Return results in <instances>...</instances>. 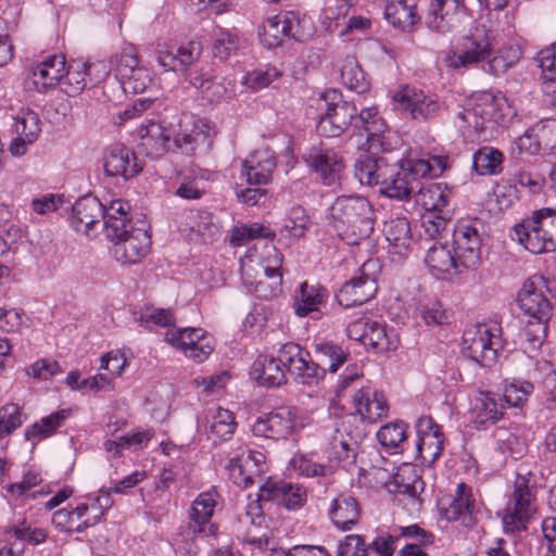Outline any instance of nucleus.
<instances>
[{"mask_svg":"<svg viewBox=\"0 0 556 556\" xmlns=\"http://www.w3.org/2000/svg\"><path fill=\"white\" fill-rule=\"evenodd\" d=\"M328 220L346 244L356 245L374 230V208L361 195L338 197L329 207Z\"/></svg>","mask_w":556,"mask_h":556,"instance_id":"obj_1","label":"nucleus"},{"mask_svg":"<svg viewBox=\"0 0 556 556\" xmlns=\"http://www.w3.org/2000/svg\"><path fill=\"white\" fill-rule=\"evenodd\" d=\"M350 126L366 132L370 148L387 128L384 121L378 116L377 106H366L359 112L357 106H328L319 121L318 130L329 137H338Z\"/></svg>","mask_w":556,"mask_h":556,"instance_id":"obj_2","label":"nucleus"},{"mask_svg":"<svg viewBox=\"0 0 556 556\" xmlns=\"http://www.w3.org/2000/svg\"><path fill=\"white\" fill-rule=\"evenodd\" d=\"M536 481L530 472L518 471L501 519L506 534L527 531L536 513Z\"/></svg>","mask_w":556,"mask_h":556,"instance_id":"obj_3","label":"nucleus"},{"mask_svg":"<svg viewBox=\"0 0 556 556\" xmlns=\"http://www.w3.org/2000/svg\"><path fill=\"white\" fill-rule=\"evenodd\" d=\"M527 251L533 254L556 250V211L541 208L516 224L510 233Z\"/></svg>","mask_w":556,"mask_h":556,"instance_id":"obj_4","label":"nucleus"},{"mask_svg":"<svg viewBox=\"0 0 556 556\" xmlns=\"http://www.w3.org/2000/svg\"><path fill=\"white\" fill-rule=\"evenodd\" d=\"M432 172L431 161L425 159H407L401 166L390 164L382 172L379 191L390 199L408 200L419 187V179L431 176Z\"/></svg>","mask_w":556,"mask_h":556,"instance_id":"obj_5","label":"nucleus"},{"mask_svg":"<svg viewBox=\"0 0 556 556\" xmlns=\"http://www.w3.org/2000/svg\"><path fill=\"white\" fill-rule=\"evenodd\" d=\"M495 48V33L484 25H476L463 36L455 51L446 56V63L453 68L470 67L492 55Z\"/></svg>","mask_w":556,"mask_h":556,"instance_id":"obj_6","label":"nucleus"},{"mask_svg":"<svg viewBox=\"0 0 556 556\" xmlns=\"http://www.w3.org/2000/svg\"><path fill=\"white\" fill-rule=\"evenodd\" d=\"M500 332L495 324H477L467 328L463 334L464 353L483 367L494 365L502 346Z\"/></svg>","mask_w":556,"mask_h":556,"instance_id":"obj_7","label":"nucleus"},{"mask_svg":"<svg viewBox=\"0 0 556 556\" xmlns=\"http://www.w3.org/2000/svg\"><path fill=\"white\" fill-rule=\"evenodd\" d=\"M281 264L282 256L275 247H269L267 249V256L256 264L263 270V275L258 279H252L249 275V270H254V266L252 264H243L242 281L247 290L264 300L278 296L282 290Z\"/></svg>","mask_w":556,"mask_h":556,"instance_id":"obj_8","label":"nucleus"},{"mask_svg":"<svg viewBox=\"0 0 556 556\" xmlns=\"http://www.w3.org/2000/svg\"><path fill=\"white\" fill-rule=\"evenodd\" d=\"M216 134V127L211 121L184 115L179 122V131L174 137V143L186 155L206 153Z\"/></svg>","mask_w":556,"mask_h":556,"instance_id":"obj_9","label":"nucleus"},{"mask_svg":"<svg viewBox=\"0 0 556 556\" xmlns=\"http://www.w3.org/2000/svg\"><path fill=\"white\" fill-rule=\"evenodd\" d=\"M481 228L478 219H462L455 225L452 249L458 266L465 269H475L481 263Z\"/></svg>","mask_w":556,"mask_h":556,"instance_id":"obj_10","label":"nucleus"},{"mask_svg":"<svg viewBox=\"0 0 556 556\" xmlns=\"http://www.w3.org/2000/svg\"><path fill=\"white\" fill-rule=\"evenodd\" d=\"M111 64L125 93L137 94L146 90L150 83V73L139 64L135 47L124 48L111 60Z\"/></svg>","mask_w":556,"mask_h":556,"instance_id":"obj_11","label":"nucleus"},{"mask_svg":"<svg viewBox=\"0 0 556 556\" xmlns=\"http://www.w3.org/2000/svg\"><path fill=\"white\" fill-rule=\"evenodd\" d=\"M285 371L302 384H316L325 375V369L311 361L309 353L293 342L285 343L278 351V358Z\"/></svg>","mask_w":556,"mask_h":556,"instance_id":"obj_12","label":"nucleus"},{"mask_svg":"<svg viewBox=\"0 0 556 556\" xmlns=\"http://www.w3.org/2000/svg\"><path fill=\"white\" fill-rule=\"evenodd\" d=\"M304 427L301 418L291 407H279L268 414L258 416L251 431L254 435L267 439H286Z\"/></svg>","mask_w":556,"mask_h":556,"instance_id":"obj_13","label":"nucleus"},{"mask_svg":"<svg viewBox=\"0 0 556 556\" xmlns=\"http://www.w3.org/2000/svg\"><path fill=\"white\" fill-rule=\"evenodd\" d=\"M165 341L195 363L205 362L214 350V339L202 328L187 327L169 330Z\"/></svg>","mask_w":556,"mask_h":556,"instance_id":"obj_14","label":"nucleus"},{"mask_svg":"<svg viewBox=\"0 0 556 556\" xmlns=\"http://www.w3.org/2000/svg\"><path fill=\"white\" fill-rule=\"evenodd\" d=\"M377 263L367 261L359 269V274L348 281L337 294L338 303L344 307L362 305L368 302L377 293V280L375 270Z\"/></svg>","mask_w":556,"mask_h":556,"instance_id":"obj_15","label":"nucleus"},{"mask_svg":"<svg viewBox=\"0 0 556 556\" xmlns=\"http://www.w3.org/2000/svg\"><path fill=\"white\" fill-rule=\"evenodd\" d=\"M226 468L236 484L247 488L262 480L267 465L262 452L240 447V453L230 456Z\"/></svg>","mask_w":556,"mask_h":556,"instance_id":"obj_16","label":"nucleus"},{"mask_svg":"<svg viewBox=\"0 0 556 556\" xmlns=\"http://www.w3.org/2000/svg\"><path fill=\"white\" fill-rule=\"evenodd\" d=\"M47 538L48 531L46 529L33 527L26 519H23L4 528L0 556H24L27 551L26 543L39 545Z\"/></svg>","mask_w":556,"mask_h":556,"instance_id":"obj_17","label":"nucleus"},{"mask_svg":"<svg viewBox=\"0 0 556 556\" xmlns=\"http://www.w3.org/2000/svg\"><path fill=\"white\" fill-rule=\"evenodd\" d=\"M543 278L533 276L525 281L518 292L517 303L525 315L536 320L542 330H545V323L551 317L552 306L543 293Z\"/></svg>","mask_w":556,"mask_h":556,"instance_id":"obj_18","label":"nucleus"},{"mask_svg":"<svg viewBox=\"0 0 556 556\" xmlns=\"http://www.w3.org/2000/svg\"><path fill=\"white\" fill-rule=\"evenodd\" d=\"M303 160L309 170L319 176L324 185L331 186L340 179L343 169L342 159L333 149L323 142L312 146L303 154Z\"/></svg>","mask_w":556,"mask_h":556,"instance_id":"obj_19","label":"nucleus"},{"mask_svg":"<svg viewBox=\"0 0 556 556\" xmlns=\"http://www.w3.org/2000/svg\"><path fill=\"white\" fill-rule=\"evenodd\" d=\"M66 62L62 54H53L29 68L25 79L27 90L47 92L59 86L65 76Z\"/></svg>","mask_w":556,"mask_h":556,"instance_id":"obj_20","label":"nucleus"},{"mask_svg":"<svg viewBox=\"0 0 556 556\" xmlns=\"http://www.w3.org/2000/svg\"><path fill=\"white\" fill-rule=\"evenodd\" d=\"M260 498L276 503L288 510H298L307 502V491L299 483L268 478L260 485Z\"/></svg>","mask_w":556,"mask_h":556,"instance_id":"obj_21","label":"nucleus"},{"mask_svg":"<svg viewBox=\"0 0 556 556\" xmlns=\"http://www.w3.org/2000/svg\"><path fill=\"white\" fill-rule=\"evenodd\" d=\"M201 53V42L191 40L179 47L159 46L155 51V59L157 64L165 71L186 72L195 64Z\"/></svg>","mask_w":556,"mask_h":556,"instance_id":"obj_22","label":"nucleus"},{"mask_svg":"<svg viewBox=\"0 0 556 556\" xmlns=\"http://www.w3.org/2000/svg\"><path fill=\"white\" fill-rule=\"evenodd\" d=\"M103 168L108 176L128 180L142 170V165L130 149L122 143H114L104 152Z\"/></svg>","mask_w":556,"mask_h":556,"instance_id":"obj_23","label":"nucleus"},{"mask_svg":"<svg viewBox=\"0 0 556 556\" xmlns=\"http://www.w3.org/2000/svg\"><path fill=\"white\" fill-rule=\"evenodd\" d=\"M418 440L416 452L422 462L434 463L443 451L444 435L430 416H421L416 422Z\"/></svg>","mask_w":556,"mask_h":556,"instance_id":"obj_24","label":"nucleus"},{"mask_svg":"<svg viewBox=\"0 0 556 556\" xmlns=\"http://www.w3.org/2000/svg\"><path fill=\"white\" fill-rule=\"evenodd\" d=\"M300 20L291 11L269 16L262 25L260 31L261 41L267 48H275L281 45L285 37L299 38Z\"/></svg>","mask_w":556,"mask_h":556,"instance_id":"obj_25","label":"nucleus"},{"mask_svg":"<svg viewBox=\"0 0 556 556\" xmlns=\"http://www.w3.org/2000/svg\"><path fill=\"white\" fill-rule=\"evenodd\" d=\"M219 495L215 489L200 493L191 503L188 510L189 522L192 523L205 538H215L218 527L212 522Z\"/></svg>","mask_w":556,"mask_h":556,"instance_id":"obj_26","label":"nucleus"},{"mask_svg":"<svg viewBox=\"0 0 556 556\" xmlns=\"http://www.w3.org/2000/svg\"><path fill=\"white\" fill-rule=\"evenodd\" d=\"M425 264L433 276L442 279L458 276L465 270L463 266H458L452 247L438 240L427 248Z\"/></svg>","mask_w":556,"mask_h":556,"instance_id":"obj_27","label":"nucleus"},{"mask_svg":"<svg viewBox=\"0 0 556 556\" xmlns=\"http://www.w3.org/2000/svg\"><path fill=\"white\" fill-rule=\"evenodd\" d=\"M114 242L113 254L122 264H136L149 252L151 239L143 229H134L131 232L126 229V235L111 240Z\"/></svg>","mask_w":556,"mask_h":556,"instance_id":"obj_28","label":"nucleus"},{"mask_svg":"<svg viewBox=\"0 0 556 556\" xmlns=\"http://www.w3.org/2000/svg\"><path fill=\"white\" fill-rule=\"evenodd\" d=\"M275 168L274 152L267 148L260 149L242 162L240 177L249 185H266L270 181Z\"/></svg>","mask_w":556,"mask_h":556,"instance_id":"obj_29","label":"nucleus"},{"mask_svg":"<svg viewBox=\"0 0 556 556\" xmlns=\"http://www.w3.org/2000/svg\"><path fill=\"white\" fill-rule=\"evenodd\" d=\"M353 404L361 419L370 424L387 417L389 412L384 395L369 388L358 390L353 396Z\"/></svg>","mask_w":556,"mask_h":556,"instance_id":"obj_30","label":"nucleus"},{"mask_svg":"<svg viewBox=\"0 0 556 556\" xmlns=\"http://www.w3.org/2000/svg\"><path fill=\"white\" fill-rule=\"evenodd\" d=\"M103 204L92 195L78 199L72 207L70 224L78 232L87 233L102 219Z\"/></svg>","mask_w":556,"mask_h":556,"instance_id":"obj_31","label":"nucleus"},{"mask_svg":"<svg viewBox=\"0 0 556 556\" xmlns=\"http://www.w3.org/2000/svg\"><path fill=\"white\" fill-rule=\"evenodd\" d=\"M505 406L496 394L489 391H480L475 396L470 414L473 422L483 427L489 424H495L504 416Z\"/></svg>","mask_w":556,"mask_h":556,"instance_id":"obj_32","label":"nucleus"},{"mask_svg":"<svg viewBox=\"0 0 556 556\" xmlns=\"http://www.w3.org/2000/svg\"><path fill=\"white\" fill-rule=\"evenodd\" d=\"M473 504L471 488L462 482L457 484L455 495L442 510L448 521H459L464 527H470L473 525Z\"/></svg>","mask_w":556,"mask_h":556,"instance_id":"obj_33","label":"nucleus"},{"mask_svg":"<svg viewBox=\"0 0 556 556\" xmlns=\"http://www.w3.org/2000/svg\"><path fill=\"white\" fill-rule=\"evenodd\" d=\"M170 135L159 123L151 122L140 128L138 149L151 159L162 157L168 150Z\"/></svg>","mask_w":556,"mask_h":556,"instance_id":"obj_34","label":"nucleus"},{"mask_svg":"<svg viewBox=\"0 0 556 556\" xmlns=\"http://www.w3.org/2000/svg\"><path fill=\"white\" fill-rule=\"evenodd\" d=\"M112 505L113 500L110 496L109 490L100 489L97 494L89 495L75 507L86 530L101 522Z\"/></svg>","mask_w":556,"mask_h":556,"instance_id":"obj_35","label":"nucleus"},{"mask_svg":"<svg viewBox=\"0 0 556 556\" xmlns=\"http://www.w3.org/2000/svg\"><path fill=\"white\" fill-rule=\"evenodd\" d=\"M130 204L122 199L112 200L103 204V227L108 239L115 240L126 235Z\"/></svg>","mask_w":556,"mask_h":556,"instance_id":"obj_36","label":"nucleus"},{"mask_svg":"<svg viewBox=\"0 0 556 556\" xmlns=\"http://www.w3.org/2000/svg\"><path fill=\"white\" fill-rule=\"evenodd\" d=\"M414 194L415 203L422 206L426 213L450 212L447 207L451 191L439 182L421 184Z\"/></svg>","mask_w":556,"mask_h":556,"instance_id":"obj_37","label":"nucleus"},{"mask_svg":"<svg viewBox=\"0 0 556 556\" xmlns=\"http://www.w3.org/2000/svg\"><path fill=\"white\" fill-rule=\"evenodd\" d=\"M328 292L325 288L308 285L306 281L300 285L294 294V313L299 317H305L313 312H318L321 304L326 302Z\"/></svg>","mask_w":556,"mask_h":556,"instance_id":"obj_38","label":"nucleus"},{"mask_svg":"<svg viewBox=\"0 0 556 556\" xmlns=\"http://www.w3.org/2000/svg\"><path fill=\"white\" fill-rule=\"evenodd\" d=\"M535 61L541 68L543 92L548 97L544 100L546 104L556 103V42L548 48L538 52Z\"/></svg>","mask_w":556,"mask_h":556,"instance_id":"obj_39","label":"nucleus"},{"mask_svg":"<svg viewBox=\"0 0 556 556\" xmlns=\"http://www.w3.org/2000/svg\"><path fill=\"white\" fill-rule=\"evenodd\" d=\"M329 517L339 530L346 531L352 529L359 518L356 500L345 495L336 497L329 508Z\"/></svg>","mask_w":556,"mask_h":556,"instance_id":"obj_40","label":"nucleus"},{"mask_svg":"<svg viewBox=\"0 0 556 556\" xmlns=\"http://www.w3.org/2000/svg\"><path fill=\"white\" fill-rule=\"evenodd\" d=\"M253 375L258 384L274 388L286 381V371L280 362L267 355H261L253 364Z\"/></svg>","mask_w":556,"mask_h":556,"instance_id":"obj_41","label":"nucleus"},{"mask_svg":"<svg viewBox=\"0 0 556 556\" xmlns=\"http://www.w3.org/2000/svg\"><path fill=\"white\" fill-rule=\"evenodd\" d=\"M384 18L394 27L409 31L419 21L416 8L406 0H391L384 5Z\"/></svg>","mask_w":556,"mask_h":556,"instance_id":"obj_42","label":"nucleus"},{"mask_svg":"<svg viewBox=\"0 0 556 556\" xmlns=\"http://www.w3.org/2000/svg\"><path fill=\"white\" fill-rule=\"evenodd\" d=\"M447 0H433L426 15L425 22L427 27L439 34H446L456 27V16L451 12Z\"/></svg>","mask_w":556,"mask_h":556,"instance_id":"obj_43","label":"nucleus"},{"mask_svg":"<svg viewBox=\"0 0 556 556\" xmlns=\"http://www.w3.org/2000/svg\"><path fill=\"white\" fill-rule=\"evenodd\" d=\"M314 352L320 363L319 367L331 374H336L350 356L348 351L331 341L316 342Z\"/></svg>","mask_w":556,"mask_h":556,"instance_id":"obj_44","label":"nucleus"},{"mask_svg":"<svg viewBox=\"0 0 556 556\" xmlns=\"http://www.w3.org/2000/svg\"><path fill=\"white\" fill-rule=\"evenodd\" d=\"M388 488L410 516H415L420 513L422 500L418 494L416 483H404V479L397 473L394 477L393 482H391Z\"/></svg>","mask_w":556,"mask_h":556,"instance_id":"obj_45","label":"nucleus"},{"mask_svg":"<svg viewBox=\"0 0 556 556\" xmlns=\"http://www.w3.org/2000/svg\"><path fill=\"white\" fill-rule=\"evenodd\" d=\"M496 450L505 456L515 459L521 458L527 453V443L518 434L517 428H497L493 432Z\"/></svg>","mask_w":556,"mask_h":556,"instance_id":"obj_46","label":"nucleus"},{"mask_svg":"<svg viewBox=\"0 0 556 556\" xmlns=\"http://www.w3.org/2000/svg\"><path fill=\"white\" fill-rule=\"evenodd\" d=\"M378 442L391 453L404 451L407 440V425L403 421H392L386 424L377 431Z\"/></svg>","mask_w":556,"mask_h":556,"instance_id":"obj_47","label":"nucleus"},{"mask_svg":"<svg viewBox=\"0 0 556 556\" xmlns=\"http://www.w3.org/2000/svg\"><path fill=\"white\" fill-rule=\"evenodd\" d=\"M383 157L372 159L369 156L361 157L355 163V176L362 185L379 186L382 179V172L389 167Z\"/></svg>","mask_w":556,"mask_h":556,"instance_id":"obj_48","label":"nucleus"},{"mask_svg":"<svg viewBox=\"0 0 556 556\" xmlns=\"http://www.w3.org/2000/svg\"><path fill=\"white\" fill-rule=\"evenodd\" d=\"M364 345L370 346L378 353L395 350L399 345V338L394 330L378 321H370Z\"/></svg>","mask_w":556,"mask_h":556,"instance_id":"obj_49","label":"nucleus"},{"mask_svg":"<svg viewBox=\"0 0 556 556\" xmlns=\"http://www.w3.org/2000/svg\"><path fill=\"white\" fill-rule=\"evenodd\" d=\"M503 153L492 147L479 149L472 156V165L480 176H494L502 172Z\"/></svg>","mask_w":556,"mask_h":556,"instance_id":"obj_50","label":"nucleus"},{"mask_svg":"<svg viewBox=\"0 0 556 556\" xmlns=\"http://www.w3.org/2000/svg\"><path fill=\"white\" fill-rule=\"evenodd\" d=\"M237 428L232 412L223 407H216L207 415V429L211 434L220 440H228Z\"/></svg>","mask_w":556,"mask_h":556,"instance_id":"obj_51","label":"nucleus"},{"mask_svg":"<svg viewBox=\"0 0 556 556\" xmlns=\"http://www.w3.org/2000/svg\"><path fill=\"white\" fill-rule=\"evenodd\" d=\"M198 72V70L190 72L189 81L192 87L201 90L204 100L208 101L211 104L227 102L230 100L228 90L224 84L204 78L203 75Z\"/></svg>","mask_w":556,"mask_h":556,"instance_id":"obj_52","label":"nucleus"},{"mask_svg":"<svg viewBox=\"0 0 556 556\" xmlns=\"http://www.w3.org/2000/svg\"><path fill=\"white\" fill-rule=\"evenodd\" d=\"M384 235L389 243L397 250V253L406 250L412 241L409 222L406 217L401 216L391 218L386 223Z\"/></svg>","mask_w":556,"mask_h":556,"instance_id":"obj_53","label":"nucleus"},{"mask_svg":"<svg viewBox=\"0 0 556 556\" xmlns=\"http://www.w3.org/2000/svg\"><path fill=\"white\" fill-rule=\"evenodd\" d=\"M71 416V409H60L41 418L26 430L28 439L42 440L55 432Z\"/></svg>","mask_w":556,"mask_h":556,"instance_id":"obj_54","label":"nucleus"},{"mask_svg":"<svg viewBox=\"0 0 556 556\" xmlns=\"http://www.w3.org/2000/svg\"><path fill=\"white\" fill-rule=\"evenodd\" d=\"M340 73L342 83L348 89L357 93H363L367 90L368 83L365 74L354 56H346L342 61Z\"/></svg>","mask_w":556,"mask_h":556,"instance_id":"obj_55","label":"nucleus"},{"mask_svg":"<svg viewBox=\"0 0 556 556\" xmlns=\"http://www.w3.org/2000/svg\"><path fill=\"white\" fill-rule=\"evenodd\" d=\"M87 65L76 63L65 71L64 78L59 84L60 91L68 97L78 96L86 87Z\"/></svg>","mask_w":556,"mask_h":556,"instance_id":"obj_56","label":"nucleus"},{"mask_svg":"<svg viewBox=\"0 0 556 556\" xmlns=\"http://www.w3.org/2000/svg\"><path fill=\"white\" fill-rule=\"evenodd\" d=\"M198 536H203L201 531L188 522L186 526L180 527L173 535L172 543L176 552L197 556L200 551L197 542Z\"/></svg>","mask_w":556,"mask_h":556,"instance_id":"obj_57","label":"nucleus"},{"mask_svg":"<svg viewBox=\"0 0 556 556\" xmlns=\"http://www.w3.org/2000/svg\"><path fill=\"white\" fill-rule=\"evenodd\" d=\"M308 224L309 218L305 210L302 206L296 205L291 207L288 216L283 220L280 232L285 237L299 239L304 236Z\"/></svg>","mask_w":556,"mask_h":556,"instance_id":"obj_58","label":"nucleus"},{"mask_svg":"<svg viewBox=\"0 0 556 556\" xmlns=\"http://www.w3.org/2000/svg\"><path fill=\"white\" fill-rule=\"evenodd\" d=\"M51 522L54 528L61 532L81 533L85 531L76 507H73L72 509L62 508L54 511Z\"/></svg>","mask_w":556,"mask_h":556,"instance_id":"obj_59","label":"nucleus"},{"mask_svg":"<svg viewBox=\"0 0 556 556\" xmlns=\"http://www.w3.org/2000/svg\"><path fill=\"white\" fill-rule=\"evenodd\" d=\"M14 128L16 135L28 137L29 140H36L40 134V119L38 114L28 106L23 108L15 117Z\"/></svg>","mask_w":556,"mask_h":556,"instance_id":"obj_60","label":"nucleus"},{"mask_svg":"<svg viewBox=\"0 0 556 556\" xmlns=\"http://www.w3.org/2000/svg\"><path fill=\"white\" fill-rule=\"evenodd\" d=\"M280 76L281 73L276 67L266 66L247 73L242 77L241 84L252 91H258L267 87Z\"/></svg>","mask_w":556,"mask_h":556,"instance_id":"obj_61","label":"nucleus"},{"mask_svg":"<svg viewBox=\"0 0 556 556\" xmlns=\"http://www.w3.org/2000/svg\"><path fill=\"white\" fill-rule=\"evenodd\" d=\"M24 416L17 404L10 403L0 408V440L22 426Z\"/></svg>","mask_w":556,"mask_h":556,"instance_id":"obj_62","label":"nucleus"},{"mask_svg":"<svg viewBox=\"0 0 556 556\" xmlns=\"http://www.w3.org/2000/svg\"><path fill=\"white\" fill-rule=\"evenodd\" d=\"M533 131L542 144L543 153L556 155V119H542L533 126Z\"/></svg>","mask_w":556,"mask_h":556,"instance_id":"obj_63","label":"nucleus"},{"mask_svg":"<svg viewBox=\"0 0 556 556\" xmlns=\"http://www.w3.org/2000/svg\"><path fill=\"white\" fill-rule=\"evenodd\" d=\"M533 391V384L525 380L508 382L504 387V401L508 406L518 407L522 405Z\"/></svg>","mask_w":556,"mask_h":556,"instance_id":"obj_64","label":"nucleus"}]
</instances>
